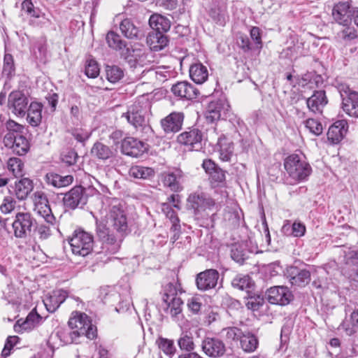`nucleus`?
Here are the masks:
<instances>
[{
    "mask_svg": "<svg viewBox=\"0 0 358 358\" xmlns=\"http://www.w3.org/2000/svg\"><path fill=\"white\" fill-rule=\"evenodd\" d=\"M352 11L348 2H338L332 9L334 20L340 25L347 26L351 24Z\"/></svg>",
    "mask_w": 358,
    "mask_h": 358,
    "instance_id": "nucleus-19",
    "label": "nucleus"
},
{
    "mask_svg": "<svg viewBox=\"0 0 358 358\" xmlns=\"http://www.w3.org/2000/svg\"><path fill=\"white\" fill-rule=\"evenodd\" d=\"M184 115L180 112H173L162 119L160 124L166 134L176 133L182 129Z\"/></svg>",
    "mask_w": 358,
    "mask_h": 358,
    "instance_id": "nucleus-20",
    "label": "nucleus"
},
{
    "mask_svg": "<svg viewBox=\"0 0 358 358\" xmlns=\"http://www.w3.org/2000/svg\"><path fill=\"white\" fill-rule=\"evenodd\" d=\"M47 54V44L45 41L41 40L38 41L36 43L34 55L36 59H39L41 62H43L46 58Z\"/></svg>",
    "mask_w": 358,
    "mask_h": 358,
    "instance_id": "nucleus-58",
    "label": "nucleus"
},
{
    "mask_svg": "<svg viewBox=\"0 0 358 358\" xmlns=\"http://www.w3.org/2000/svg\"><path fill=\"white\" fill-rule=\"evenodd\" d=\"M344 28L337 34V36L344 42H350L357 38V32L356 29L350 26H343Z\"/></svg>",
    "mask_w": 358,
    "mask_h": 358,
    "instance_id": "nucleus-53",
    "label": "nucleus"
},
{
    "mask_svg": "<svg viewBox=\"0 0 358 358\" xmlns=\"http://www.w3.org/2000/svg\"><path fill=\"white\" fill-rule=\"evenodd\" d=\"M150 108V104L145 98L138 99L126 113L123 114L128 122L142 133L145 138L150 137L153 134L152 127L148 124L145 115Z\"/></svg>",
    "mask_w": 358,
    "mask_h": 358,
    "instance_id": "nucleus-2",
    "label": "nucleus"
},
{
    "mask_svg": "<svg viewBox=\"0 0 358 358\" xmlns=\"http://www.w3.org/2000/svg\"><path fill=\"white\" fill-rule=\"evenodd\" d=\"M290 228L292 229L290 234L294 237H301L305 234L306 227L302 222L295 221L292 225H290L289 221H287V223H285L282 227V230L286 232L289 231Z\"/></svg>",
    "mask_w": 358,
    "mask_h": 358,
    "instance_id": "nucleus-50",
    "label": "nucleus"
},
{
    "mask_svg": "<svg viewBox=\"0 0 358 358\" xmlns=\"http://www.w3.org/2000/svg\"><path fill=\"white\" fill-rule=\"evenodd\" d=\"M187 206L193 209L195 214L207 209H211L215 206V201L203 192H194L187 198Z\"/></svg>",
    "mask_w": 358,
    "mask_h": 358,
    "instance_id": "nucleus-13",
    "label": "nucleus"
},
{
    "mask_svg": "<svg viewBox=\"0 0 358 358\" xmlns=\"http://www.w3.org/2000/svg\"><path fill=\"white\" fill-rule=\"evenodd\" d=\"M27 112V121L33 127L38 126L42 120V106L36 102L30 103Z\"/></svg>",
    "mask_w": 358,
    "mask_h": 358,
    "instance_id": "nucleus-39",
    "label": "nucleus"
},
{
    "mask_svg": "<svg viewBox=\"0 0 358 358\" xmlns=\"http://www.w3.org/2000/svg\"><path fill=\"white\" fill-rule=\"evenodd\" d=\"M32 199L36 213L42 217L48 224L54 225L56 218L52 212L46 194L42 191H36L33 194Z\"/></svg>",
    "mask_w": 358,
    "mask_h": 358,
    "instance_id": "nucleus-10",
    "label": "nucleus"
},
{
    "mask_svg": "<svg viewBox=\"0 0 358 358\" xmlns=\"http://www.w3.org/2000/svg\"><path fill=\"white\" fill-rule=\"evenodd\" d=\"M141 48H133L132 46H127L120 53V58L122 59L131 68H136V62L137 60V55L140 52Z\"/></svg>",
    "mask_w": 358,
    "mask_h": 358,
    "instance_id": "nucleus-42",
    "label": "nucleus"
},
{
    "mask_svg": "<svg viewBox=\"0 0 358 358\" xmlns=\"http://www.w3.org/2000/svg\"><path fill=\"white\" fill-rule=\"evenodd\" d=\"M164 291L163 301L166 305V313L172 317H177L182 313L183 301L178 296L176 285L170 282L165 286Z\"/></svg>",
    "mask_w": 358,
    "mask_h": 358,
    "instance_id": "nucleus-8",
    "label": "nucleus"
},
{
    "mask_svg": "<svg viewBox=\"0 0 358 358\" xmlns=\"http://www.w3.org/2000/svg\"><path fill=\"white\" fill-rule=\"evenodd\" d=\"M156 343L159 349L169 357L172 358L175 355L176 348L173 340L159 337Z\"/></svg>",
    "mask_w": 358,
    "mask_h": 358,
    "instance_id": "nucleus-43",
    "label": "nucleus"
},
{
    "mask_svg": "<svg viewBox=\"0 0 358 358\" xmlns=\"http://www.w3.org/2000/svg\"><path fill=\"white\" fill-rule=\"evenodd\" d=\"M202 132L196 128L189 129L177 137V141L180 144L187 147L189 150H199L202 148Z\"/></svg>",
    "mask_w": 358,
    "mask_h": 358,
    "instance_id": "nucleus-12",
    "label": "nucleus"
},
{
    "mask_svg": "<svg viewBox=\"0 0 358 358\" xmlns=\"http://www.w3.org/2000/svg\"><path fill=\"white\" fill-rule=\"evenodd\" d=\"M189 76L197 84L206 82L208 77V71L206 66L200 62L194 63L189 67Z\"/></svg>",
    "mask_w": 358,
    "mask_h": 358,
    "instance_id": "nucleus-33",
    "label": "nucleus"
},
{
    "mask_svg": "<svg viewBox=\"0 0 358 358\" xmlns=\"http://www.w3.org/2000/svg\"><path fill=\"white\" fill-rule=\"evenodd\" d=\"M146 42L151 50L159 51L168 44V38L164 33L152 31L147 36Z\"/></svg>",
    "mask_w": 358,
    "mask_h": 358,
    "instance_id": "nucleus-32",
    "label": "nucleus"
},
{
    "mask_svg": "<svg viewBox=\"0 0 358 358\" xmlns=\"http://www.w3.org/2000/svg\"><path fill=\"white\" fill-rule=\"evenodd\" d=\"M152 76H155L156 79L159 82H164L173 77V72L171 66H157L155 69L149 71Z\"/></svg>",
    "mask_w": 358,
    "mask_h": 358,
    "instance_id": "nucleus-47",
    "label": "nucleus"
},
{
    "mask_svg": "<svg viewBox=\"0 0 358 358\" xmlns=\"http://www.w3.org/2000/svg\"><path fill=\"white\" fill-rule=\"evenodd\" d=\"M106 42L110 48L121 52L127 46V42L113 31L108 32L106 37Z\"/></svg>",
    "mask_w": 358,
    "mask_h": 358,
    "instance_id": "nucleus-41",
    "label": "nucleus"
},
{
    "mask_svg": "<svg viewBox=\"0 0 358 358\" xmlns=\"http://www.w3.org/2000/svg\"><path fill=\"white\" fill-rule=\"evenodd\" d=\"M229 105L222 100L212 101L208 106L206 118L210 121L220 120L225 116Z\"/></svg>",
    "mask_w": 358,
    "mask_h": 358,
    "instance_id": "nucleus-27",
    "label": "nucleus"
},
{
    "mask_svg": "<svg viewBox=\"0 0 358 358\" xmlns=\"http://www.w3.org/2000/svg\"><path fill=\"white\" fill-rule=\"evenodd\" d=\"M36 220L29 213H17L12 224L13 234L17 238H26L30 236Z\"/></svg>",
    "mask_w": 358,
    "mask_h": 358,
    "instance_id": "nucleus-9",
    "label": "nucleus"
},
{
    "mask_svg": "<svg viewBox=\"0 0 358 358\" xmlns=\"http://www.w3.org/2000/svg\"><path fill=\"white\" fill-rule=\"evenodd\" d=\"M96 192L97 190L92 187L85 188L82 186H76L64 194V205L70 209L82 208L87 203L88 196L94 195Z\"/></svg>",
    "mask_w": 358,
    "mask_h": 358,
    "instance_id": "nucleus-6",
    "label": "nucleus"
},
{
    "mask_svg": "<svg viewBox=\"0 0 358 358\" xmlns=\"http://www.w3.org/2000/svg\"><path fill=\"white\" fill-rule=\"evenodd\" d=\"M13 194L19 200H24L34 189V183L31 180L28 178H23L15 181V185L12 187Z\"/></svg>",
    "mask_w": 358,
    "mask_h": 358,
    "instance_id": "nucleus-29",
    "label": "nucleus"
},
{
    "mask_svg": "<svg viewBox=\"0 0 358 358\" xmlns=\"http://www.w3.org/2000/svg\"><path fill=\"white\" fill-rule=\"evenodd\" d=\"M289 272V281L292 285L303 287L310 281V273L307 270H299L296 267H292Z\"/></svg>",
    "mask_w": 358,
    "mask_h": 358,
    "instance_id": "nucleus-31",
    "label": "nucleus"
},
{
    "mask_svg": "<svg viewBox=\"0 0 358 358\" xmlns=\"http://www.w3.org/2000/svg\"><path fill=\"white\" fill-rule=\"evenodd\" d=\"M149 24L155 30L154 31H160L161 33L166 32L171 27L170 20L167 17L157 13L152 14L150 17Z\"/></svg>",
    "mask_w": 358,
    "mask_h": 358,
    "instance_id": "nucleus-35",
    "label": "nucleus"
},
{
    "mask_svg": "<svg viewBox=\"0 0 358 358\" xmlns=\"http://www.w3.org/2000/svg\"><path fill=\"white\" fill-rule=\"evenodd\" d=\"M147 150L146 145L141 141L134 137L124 138L121 144L123 154L133 157L141 156Z\"/></svg>",
    "mask_w": 358,
    "mask_h": 358,
    "instance_id": "nucleus-18",
    "label": "nucleus"
},
{
    "mask_svg": "<svg viewBox=\"0 0 358 358\" xmlns=\"http://www.w3.org/2000/svg\"><path fill=\"white\" fill-rule=\"evenodd\" d=\"M250 35L255 48L260 49L262 46V31L260 29L257 27H252L250 31Z\"/></svg>",
    "mask_w": 358,
    "mask_h": 358,
    "instance_id": "nucleus-64",
    "label": "nucleus"
},
{
    "mask_svg": "<svg viewBox=\"0 0 358 358\" xmlns=\"http://www.w3.org/2000/svg\"><path fill=\"white\" fill-rule=\"evenodd\" d=\"M22 10L30 17L45 19V13H43L40 8L34 7L31 0H24L22 3Z\"/></svg>",
    "mask_w": 358,
    "mask_h": 358,
    "instance_id": "nucleus-49",
    "label": "nucleus"
},
{
    "mask_svg": "<svg viewBox=\"0 0 358 358\" xmlns=\"http://www.w3.org/2000/svg\"><path fill=\"white\" fill-rule=\"evenodd\" d=\"M241 348L246 352H253L259 345L257 337L249 331L243 332L240 338Z\"/></svg>",
    "mask_w": 358,
    "mask_h": 358,
    "instance_id": "nucleus-36",
    "label": "nucleus"
},
{
    "mask_svg": "<svg viewBox=\"0 0 358 358\" xmlns=\"http://www.w3.org/2000/svg\"><path fill=\"white\" fill-rule=\"evenodd\" d=\"M120 29L122 34L127 38H138L139 29L129 19L123 20L120 24Z\"/></svg>",
    "mask_w": 358,
    "mask_h": 358,
    "instance_id": "nucleus-40",
    "label": "nucleus"
},
{
    "mask_svg": "<svg viewBox=\"0 0 358 358\" xmlns=\"http://www.w3.org/2000/svg\"><path fill=\"white\" fill-rule=\"evenodd\" d=\"M162 210L165 214L166 217L172 223L171 228L173 229L175 231L180 230V220L176 211L173 209L172 206H170L169 203H162Z\"/></svg>",
    "mask_w": 358,
    "mask_h": 358,
    "instance_id": "nucleus-46",
    "label": "nucleus"
},
{
    "mask_svg": "<svg viewBox=\"0 0 358 358\" xmlns=\"http://www.w3.org/2000/svg\"><path fill=\"white\" fill-rule=\"evenodd\" d=\"M327 103L328 100L324 90L315 91L313 94L306 100L309 110L315 114H322Z\"/></svg>",
    "mask_w": 358,
    "mask_h": 358,
    "instance_id": "nucleus-23",
    "label": "nucleus"
},
{
    "mask_svg": "<svg viewBox=\"0 0 358 358\" xmlns=\"http://www.w3.org/2000/svg\"><path fill=\"white\" fill-rule=\"evenodd\" d=\"M8 169L15 177L22 176L24 164L19 158H10L8 162Z\"/></svg>",
    "mask_w": 358,
    "mask_h": 358,
    "instance_id": "nucleus-54",
    "label": "nucleus"
},
{
    "mask_svg": "<svg viewBox=\"0 0 358 358\" xmlns=\"http://www.w3.org/2000/svg\"><path fill=\"white\" fill-rule=\"evenodd\" d=\"M15 75V65L13 57L10 53H6L3 57L2 76L11 79Z\"/></svg>",
    "mask_w": 358,
    "mask_h": 358,
    "instance_id": "nucleus-44",
    "label": "nucleus"
},
{
    "mask_svg": "<svg viewBox=\"0 0 358 358\" xmlns=\"http://www.w3.org/2000/svg\"><path fill=\"white\" fill-rule=\"evenodd\" d=\"M20 338L17 336H10L5 341L3 348L1 350V355L3 357H7L11 354L13 348L19 342Z\"/></svg>",
    "mask_w": 358,
    "mask_h": 358,
    "instance_id": "nucleus-56",
    "label": "nucleus"
},
{
    "mask_svg": "<svg viewBox=\"0 0 358 358\" xmlns=\"http://www.w3.org/2000/svg\"><path fill=\"white\" fill-rule=\"evenodd\" d=\"M66 297L67 292L66 291L63 289L55 290L45 297L43 303L48 312L54 313L66 300Z\"/></svg>",
    "mask_w": 358,
    "mask_h": 358,
    "instance_id": "nucleus-26",
    "label": "nucleus"
},
{
    "mask_svg": "<svg viewBox=\"0 0 358 358\" xmlns=\"http://www.w3.org/2000/svg\"><path fill=\"white\" fill-rule=\"evenodd\" d=\"M347 132V122L338 120L334 123L328 129L327 138L334 144L339 143Z\"/></svg>",
    "mask_w": 358,
    "mask_h": 358,
    "instance_id": "nucleus-30",
    "label": "nucleus"
},
{
    "mask_svg": "<svg viewBox=\"0 0 358 358\" xmlns=\"http://www.w3.org/2000/svg\"><path fill=\"white\" fill-rule=\"evenodd\" d=\"M264 303V298L261 296H251L247 299L245 306L248 309L255 311L258 310L263 306Z\"/></svg>",
    "mask_w": 358,
    "mask_h": 358,
    "instance_id": "nucleus-59",
    "label": "nucleus"
},
{
    "mask_svg": "<svg viewBox=\"0 0 358 358\" xmlns=\"http://www.w3.org/2000/svg\"><path fill=\"white\" fill-rule=\"evenodd\" d=\"M305 126L310 132L315 136L320 135L323 131L322 124L313 118H309L305 122Z\"/></svg>",
    "mask_w": 358,
    "mask_h": 358,
    "instance_id": "nucleus-61",
    "label": "nucleus"
},
{
    "mask_svg": "<svg viewBox=\"0 0 358 358\" xmlns=\"http://www.w3.org/2000/svg\"><path fill=\"white\" fill-rule=\"evenodd\" d=\"M3 143L6 147L18 155H25L29 148L27 139L22 134L15 136L11 133L6 134L3 138Z\"/></svg>",
    "mask_w": 358,
    "mask_h": 358,
    "instance_id": "nucleus-16",
    "label": "nucleus"
},
{
    "mask_svg": "<svg viewBox=\"0 0 358 358\" xmlns=\"http://www.w3.org/2000/svg\"><path fill=\"white\" fill-rule=\"evenodd\" d=\"M236 44L245 52L255 48L253 44L250 43L248 36L241 33L237 35Z\"/></svg>",
    "mask_w": 358,
    "mask_h": 358,
    "instance_id": "nucleus-57",
    "label": "nucleus"
},
{
    "mask_svg": "<svg viewBox=\"0 0 358 358\" xmlns=\"http://www.w3.org/2000/svg\"><path fill=\"white\" fill-rule=\"evenodd\" d=\"M102 215L106 214L108 222L115 230L118 236L110 232L109 229L102 221H96V231L99 240L101 243L102 251L105 255L117 253L121 245L122 238L127 235L129 229L127 216L124 210L120 207L117 199L108 196H101Z\"/></svg>",
    "mask_w": 358,
    "mask_h": 358,
    "instance_id": "nucleus-1",
    "label": "nucleus"
},
{
    "mask_svg": "<svg viewBox=\"0 0 358 358\" xmlns=\"http://www.w3.org/2000/svg\"><path fill=\"white\" fill-rule=\"evenodd\" d=\"M43 320V317L34 310H31L24 320H17L15 325V329L17 332L29 331L38 326Z\"/></svg>",
    "mask_w": 358,
    "mask_h": 358,
    "instance_id": "nucleus-25",
    "label": "nucleus"
},
{
    "mask_svg": "<svg viewBox=\"0 0 358 358\" xmlns=\"http://www.w3.org/2000/svg\"><path fill=\"white\" fill-rule=\"evenodd\" d=\"M231 258L240 264H243L248 257V252L243 244H234L231 250Z\"/></svg>",
    "mask_w": 358,
    "mask_h": 358,
    "instance_id": "nucleus-48",
    "label": "nucleus"
},
{
    "mask_svg": "<svg viewBox=\"0 0 358 358\" xmlns=\"http://www.w3.org/2000/svg\"><path fill=\"white\" fill-rule=\"evenodd\" d=\"M16 201L11 196L4 197L0 206V210L2 213L8 214L11 213L15 208Z\"/></svg>",
    "mask_w": 358,
    "mask_h": 358,
    "instance_id": "nucleus-62",
    "label": "nucleus"
},
{
    "mask_svg": "<svg viewBox=\"0 0 358 358\" xmlns=\"http://www.w3.org/2000/svg\"><path fill=\"white\" fill-rule=\"evenodd\" d=\"M91 155L99 160L106 161L114 155L110 147L101 142H96L92 149Z\"/></svg>",
    "mask_w": 358,
    "mask_h": 358,
    "instance_id": "nucleus-38",
    "label": "nucleus"
},
{
    "mask_svg": "<svg viewBox=\"0 0 358 358\" xmlns=\"http://www.w3.org/2000/svg\"><path fill=\"white\" fill-rule=\"evenodd\" d=\"M201 348L207 356L211 357L222 356L225 352L224 344L217 338H205L202 341Z\"/></svg>",
    "mask_w": 358,
    "mask_h": 358,
    "instance_id": "nucleus-22",
    "label": "nucleus"
},
{
    "mask_svg": "<svg viewBox=\"0 0 358 358\" xmlns=\"http://www.w3.org/2000/svg\"><path fill=\"white\" fill-rule=\"evenodd\" d=\"M28 103L27 97L21 91L12 92L8 96V108L16 115L26 114Z\"/></svg>",
    "mask_w": 358,
    "mask_h": 358,
    "instance_id": "nucleus-17",
    "label": "nucleus"
},
{
    "mask_svg": "<svg viewBox=\"0 0 358 358\" xmlns=\"http://www.w3.org/2000/svg\"><path fill=\"white\" fill-rule=\"evenodd\" d=\"M202 167L209 176V181L213 187H224L227 185L226 171L220 168L211 159H205Z\"/></svg>",
    "mask_w": 358,
    "mask_h": 358,
    "instance_id": "nucleus-11",
    "label": "nucleus"
},
{
    "mask_svg": "<svg viewBox=\"0 0 358 358\" xmlns=\"http://www.w3.org/2000/svg\"><path fill=\"white\" fill-rule=\"evenodd\" d=\"M73 176L70 175L62 176L55 173H48L45 175L46 182L57 188L69 185L73 182Z\"/></svg>",
    "mask_w": 358,
    "mask_h": 358,
    "instance_id": "nucleus-37",
    "label": "nucleus"
},
{
    "mask_svg": "<svg viewBox=\"0 0 358 358\" xmlns=\"http://www.w3.org/2000/svg\"><path fill=\"white\" fill-rule=\"evenodd\" d=\"M338 90L342 99L343 110L349 116L358 118V92L344 83L338 85Z\"/></svg>",
    "mask_w": 358,
    "mask_h": 358,
    "instance_id": "nucleus-7",
    "label": "nucleus"
},
{
    "mask_svg": "<svg viewBox=\"0 0 358 358\" xmlns=\"http://www.w3.org/2000/svg\"><path fill=\"white\" fill-rule=\"evenodd\" d=\"M178 345L181 350L193 351L195 348L193 338L187 334H182L178 340Z\"/></svg>",
    "mask_w": 358,
    "mask_h": 358,
    "instance_id": "nucleus-55",
    "label": "nucleus"
},
{
    "mask_svg": "<svg viewBox=\"0 0 358 358\" xmlns=\"http://www.w3.org/2000/svg\"><path fill=\"white\" fill-rule=\"evenodd\" d=\"M217 145L220 159L223 162L230 161L234 151L233 142L227 136L221 134L218 137Z\"/></svg>",
    "mask_w": 358,
    "mask_h": 358,
    "instance_id": "nucleus-28",
    "label": "nucleus"
},
{
    "mask_svg": "<svg viewBox=\"0 0 358 358\" xmlns=\"http://www.w3.org/2000/svg\"><path fill=\"white\" fill-rule=\"evenodd\" d=\"M284 167L288 175L286 180L289 185L306 181L312 173L309 163L297 154H292L286 157Z\"/></svg>",
    "mask_w": 358,
    "mask_h": 358,
    "instance_id": "nucleus-3",
    "label": "nucleus"
},
{
    "mask_svg": "<svg viewBox=\"0 0 358 358\" xmlns=\"http://www.w3.org/2000/svg\"><path fill=\"white\" fill-rule=\"evenodd\" d=\"M171 92L176 96L187 100L196 99L199 94L198 89L187 81L178 82L173 85Z\"/></svg>",
    "mask_w": 358,
    "mask_h": 358,
    "instance_id": "nucleus-21",
    "label": "nucleus"
},
{
    "mask_svg": "<svg viewBox=\"0 0 358 358\" xmlns=\"http://www.w3.org/2000/svg\"><path fill=\"white\" fill-rule=\"evenodd\" d=\"M106 78L108 81L115 83L124 76V72L121 68L117 66H106Z\"/></svg>",
    "mask_w": 358,
    "mask_h": 358,
    "instance_id": "nucleus-51",
    "label": "nucleus"
},
{
    "mask_svg": "<svg viewBox=\"0 0 358 358\" xmlns=\"http://www.w3.org/2000/svg\"><path fill=\"white\" fill-rule=\"evenodd\" d=\"M85 74L89 78H96L99 74V67L94 59H89L85 66Z\"/></svg>",
    "mask_w": 358,
    "mask_h": 358,
    "instance_id": "nucleus-63",
    "label": "nucleus"
},
{
    "mask_svg": "<svg viewBox=\"0 0 358 358\" xmlns=\"http://www.w3.org/2000/svg\"><path fill=\"white\" fill-rule=\"evenodd\" d=\"M182 172L180 169L164 172L161 175V180L164 186L169 187L171 191L179 192L182 189L180 180Z\"/></svg>",
    "mask_w": 358,
    "mask_h": 358,
    "instance_id": "nucleus-24",
    "label": "nucleus"
},
{
    "mask_svg": "<svg viewBox=\"0 0 358 358\" xmlns=\"http://www.w3.org/2000/svg\"><path fill=\"white\" fill-rule=\"evenodd\" d=\"M69 244L71 248L72 252L76 255L87 256L91 252H94L96 254H104L100 252L101 250H94V238L93 236L83 230H76L74 231L72 237L70 238Z\"/></svg>",
    "mask_w": 358,
    "mask_h": 358,
    "instance_id": "nucleus-5",
    "label": "nucleus"
},
{
    "mask_svg": "<svg viewBox=\"0 0 358 358\" xmlns=\"http://www.w3.org/2000/svg\"><path fill=\"white\" fill-rule=\"evenodd\" d=\"M137 60L136 62V68L139 66H145L153 61V55L150 52H145L143 49L140 50L138 55H137Z\"/></svg>",
    "mask_w": 358,
    "mask_h": 358,
    "instance_id": "nucleus-60",
    "label": "nucleus"
},
{
    "mask_svg": "<svg viewBox=\"0 0 358 358\" xmlns=\"http://www.w3.org/2000/svg\"><path fill=\"white\" fill-rule=\"evenodd\" d=\"M68 324L71 330L67 333L69 337L67 342L78 343V338L80 336L92 340L97 336L96 327L85 313L76 312Z\"/></svg>",
    "mask_w": 358,
    "mask_h": 358,
    "instance_id": "nucleus-4",
    "label": "nucleus"
},
{
    "mask_svg": "<svg viewBox=\"0 0 358 358\" xmlns=\"http://www.w3.org/2000/svg\"><path fill=\"white\" fill-rule=\"evenodd\" d=\"M129 175L135 178L145 180L153 177L155 171L150 167L134 166L129 169Z\"/></svg>",
    "mask_w": 358,
    "mask_h": 358,
    "instance_id": "nucleus-45",
    "label": "nucleus"
},
{
    "mask_svg": "<svg viewBox=\"0 0 358 358\" xmlns=\"http://www.w3.org/2000/svg\"><path fill=\"white\" fill-rule=\"evenodd\" d=\"M267 299L272 304L285 306L293 300V294L284 286H275L266 292Z\"/></svg>",
    "mask_w": 358,
    "mask_h": 358,
    "instance_id": "nucleus-14",
    "label": "nucleus"
},
{
    "mask_svg": "<svg viewBox=\"0 0 358 358\" xmlns=\"http://www.w3.org/2000/svg\"><path fill=\"white\" fill-rule=\"evenodd\" d=\"M346 335L352 336L358 331V308H355L350 315L349 319L346 318L339 326Z\"/></svg>",
    "mask_w": 358,
    "mask_h": 358,
    "instance_id": "nucleus-34",
    "label": "nucleus"
},
{
    "mask_svg": "<svg viewBox=\"0 0 358 358\" xmlns=\"http://www.w3.org/2000/svg\"><path fill=\"white\" fill-rule=\"evenodd\" d=\"M220 277L219 272L215 269H206L197 274L196 284L197 288L201 291L212 289L217 285Z\"/></svg>",
    "mask_w": 358,
    "mask_h": 358,
    "instance_id": "nucleus-15",
    "label": "nucleus"
},
{
    "mask_svg": "<svg viewBox=\"0 0 358 358\" xmlns=\"http://www.w3.org/2000/svg\"><path fill=\"white\" fill-rule=\"evenodd\" d=\"M234 287L244 290L250 289L253 285L248 275H237L231 281Z\"/></svg>",
    "mask_w": 358,
    "mask_h": 358,
    "instance_id": "nucleus-52",
    "label": "nucleus"
}]
</instances>
